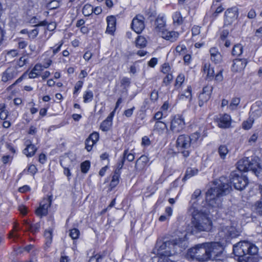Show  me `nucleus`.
<instances>
[{
    "label": "nucleus",
    "instance_id": "1",
    "mask_svg": "<svg viewBox=\"0 0 262 262\" xmlns=\"http://www.w3.org/2000/svg\"><path fill=\"white\" fill-rule=\"evenodd\" d=\"M230 184L227 183L225 177H221L216 187L210 188L206 193V201L208 205L212 208L222 207V197L229 193L231 184L238 190L244 189L247 185L248 179L245 177L239 176L234 172L230 174Z\"/></svg>",
    "mask_w": 262,
    "mask_h": 262
},
{
    "label": "nucleus",
    "instance_id": "2",
    "mask_svg": "<svg viewBox=\"0 0 262 262\" xmlns=\"http://www.w3.org/2000/svg\"><path fill=\"white\" fill-rule=\"evenodd\" d=\"M190 213L192 216V224L199 231H209L212 228V222L209 217V211L204 208L200 210L191 209Z\"/></svg>",
    "mask_w": 262,
    "mask_h": 262
},
{
    "label": "nucleus",
    "instance_id": "3",
    "mask_svg": "<svg viewBox=\"0 0 262 262\" xmlns=\"http://www.w3.org/2000/svg\"><path fill=\"white\" fill-rule=\"evenodd\" d=\"M200 137V134L198 132L190 136L181 135L178 137L176 142L177 147L184 157L186 158L189 156L191 147H193L196 145Z\"/></svg>",
    "mask_w": 262,
    "mask_h": 262
},
{
    "label": "nucleus",
    "instance_id": "4",
    "mask_svg": "<svg viewBox=\"0 0 262 262\" xmlns=\"http://www.w3.org/2000/svg\"><path fill=\"white\" fill-rule=\"evenodd\" d=\"M171 245L172 244L170 242H168V241L163 242L160 240L157 242L154 252L161 255L158 258L157 262H174L168 258L169 256L176 254L174 250H169V246Z\"/></svg>",
    "mask_w": 262,
    "mask_h": 262
},
{
    "label": "nucleus",
    "instance_id": "5",
    "mask_svg": "<svg viewBox=\"0 0 262 262\" xmlns=\"http://www.w3.org/2000/svg\"><path fill=\"white\" fill-rule=\"evenodd\" d=\"M258 249L254 244L248 241H241L233 245L234 254L238 258L244 257L247 254L255 255Z\"/></svg>",
    "mask_w": 262,
    "mask_h": 262
},
{
    "label": "nucleus",
    "instance_id": "6",
    "mask_svg": "<svg viewBox=\"0 0 262 262\" xmlns=\"http://www.w3.org/2000/svg\"><path fill=\"white\" fill-rule=\"evenodd\" d=\"M237 167L241 171H252L256 176L259 173L258 164L248 157L238 161Z\"/></svg>",
    "mask_w": 262,
    "mask_h": 262
},
{
    "label": "nucleus",
    "instance_id": "7",
    "mask_svg": "<svg viewBox=\"0 0 262 262\" xmlns=\"http://www.w3.org/2000/svg\"><path fill=\"white\" fill-rule=\"evenodd\" d=\"M188 254L192 258L200 261L208 260L206 243L198 245L195 247L191 248L188 251Z\"/></svg>",
    "mask_w": 262,
    "mask_h": 262
},
{
    "label": "nucleus",
    "instance_id": "8",
    "mask_svg": "<svg viewBox=\"0 0 262 262\" xmlns=\"http://www.w3.org/2000/svg\"><path fill=\"white\" fill-rule=\"evenodd\" d=\"M206 246L208 260L217 259L223 252V245L219 242L206 243Z\"/></svg>",
    "mask_w": 262,
    "mask_h": 262
},
{
    "label": "nucleus",
    "instance_id": "9",
    "mask_svg": "<svg viewBox=\"0 0 262 262\" xmlns=\"http://www.w3.org/2000/svg\"><path fill=\"white\" fill-rule=\"evenodd\" d=\"M219 236L226 241L239 235V232L233 226H223L219 231Z\"/></svg>",
    "mask_w": 262,
    "mask_h": 262
},
{
    "label": "nucleus",
    "instance_id": "10",
    "mask_svg": "<svg viewBox=\"0 0 262 262\" xmlns=\"http://www.w3.org/2000/svg\"><path fill=\"white\" fill-rule=\"evenodd\" d=\"M184 118L181 115H176L171 120L170 129L173 133H179L185 128Z\"/></svg>",
    "mask_w": 262,
    "mask_h": 262
},
{
    "label": "nucleus",
    "instance_id": "11",
    "mask_svg": "<svg viewBox=\"0 0 262 262\" xmlns=\"http://www.w3.org/2000/svg\"><path fill=\"white\" fill-rule=\"evenodd\" d=\"M145 17L138 14L132 20L131 28L137 34H140L145 28Z\"/></svg>",
    "mask_w": 262,
    "mask_h": 262
},
{
    "label": "nucleus",
    "instance_id": "12",
    "mask_svg": "<svg viewBox=\"0 0 262 262\" xmlns=\"http://www.w3.org/2000/svg\"><path fill=\"white\" fill-rule=\"evenodd\" d=\"M238 10L236 7L228 9L225 12L224 27L231 26L237 18Z\"/></svg>",
    "mask_w": 262,
    "mask_h": 262
},
{
    "label": "nucleus",
    "instance_id": "13",
    "mask_svg": "<svg viewBox=\"0 0 262 262\" xmlns=\"http://www.w3.org/2000/svg\"><path fill=\"white\" fill-rule=\"evenodd\" d=\"M168 242L172 244L169 246V250H174L176 254L181 253L187 247V242L182 238L170 239Z\"/></svg>",
    "mask_w": 262,
    "mask_h": 262
},
{
    "label": "nucleus",
    "instance_id": "14",
    "mask_svg": "<svg viewBox=\"0 0 262 262\" xmlns=\"http://www.w3.org/2000/svg\"><path fill=\"white\" fill-rule=\"evenodd\" d=\"M201 191L200 189H196L193 192L191 196V200L190 202V207L189 209V212H192V208L194 210H200L205 208L204 206L199 205V201L202 200Z\"/></svg>",
    "mask_w": 262,
    "mask_h": 262
},
{
    "label": "nucleus",
    "instance_id": "15",
    "mask_svg": "<svg viewBox=\"0 0 262 262\" xmlns=\"http://www.w3.org/2000/svg\"><path fill=\"white\" fill-rule=\"evenodd\" d=\"M18 74V71L16 67H10L7 68L2 75V81L6 82L12 80Z\"/></svg>",
    "mask_w": 262,
    "mask_h": 262
},
{
    "label": "nucleus",
    "instance_id": "16",
    "mask_svg": "<svg viewBox=\"0 0 262 262\" xmlns=\"http://www.w3.org/2000/svg\"><path fill=\"white\" fill-rule=\"evenodd\" d=\"M212 89L211 86L208 85L203 88L202 92L199 96V105L200 106H202L205 103L209 100Z\"/></svg>",
    "mask_w": 262,
    "mask_h": 262
},
{
    "label": "nucleus",
    "instance_id": "17",
    "mask_svg": "<svg viewBox=\"0 0 262 262\" xmlns=\"http://www.w3.org/2000/svg\"><path fill=\"white\" fill-rule=\"evenodd\" d=\"M231 118L230 116L226 114L221 116L220 117L217 118L216 120L217 126L220 128H222L229 127L231 125Z\"/></svg>",
    "mask_w": 262,
    "mask_h": 262
},
{
    "label": "nucleus",
    "instance_id": "18",
    "mask_svg": "<svg viewBox=\"0 0 262 262\" xmlns=\"http://www.w3.org/2000/svg\"><path fill=\"white\" fill-rule=\"evenodd\" d=\"M250 117L257 118L262 115V102L256 101L251 107L250 111Z\"/></svg>",
    "mask_w": 262,
    "mask_h": 262
},
{
    "label": "nucleus",
    "instance_id": "19",
    "mask_svg": "<svg viewBox=\"0 0 262 262\" xmlns=\"http://www.w3.org/2000/svg\"><path fill=\"white\" fill-rule=\"evenodd\" d=\"M247 63L246 59H236L233 60L232 66V71L234 72L242 71L246 67Z\"/></svg>",
    "mask_w": 262,
    "mask_h": 262
},
{
    "label": "nucleus",
    "instance_id": "20",
    "mask_svg": "<svg viewBox=\"0 0 262 262\" xmlns=\"http://www.w3.org/2000/svg\"><path fill=\"white\" fill-rule=\"evenodd\" d=\"M163 38L169 40L171 42H174L178 39L179 34L178 32L173 31H168L165 29L162 31V32L159 34Z\"/></svg>",
    "mask_w": 262,
    "mask_h": 262
},
{
    "label": "nucleus",
    "instance_id": "21",
    "mask_svg": "<svg viewBox=\"0 0 262 262\" xmlns=\"http://www.w3.org/2000/svg\"><path fill=\"white\" fill-rule=\"evenodd\" d=\"M60 164L64 168V174L66 175L69 179L71 174L69 169V167L72 164V161L68 156H64L62 157L60 161Z\"/></svg>",
    "mask_w": 262,
    "mask_h": 262
},
{
    "label": "nucleus",
    "instance_id": "22",
    "mask_svg": "<svg viewBox=\"0 0 262 262\" xmlns=\"http://www.w3.org/2000/svg\"><path fill=\"white\" fill-rule=\"evenodd\" d=\"M166 21L164 16H158L155 21V30L161 34L165 30Z\"/></svg>",
    "mask_w": 262,
    "mask_h": 262
},
{
    "label": "nucleus",
    "instance_id": "23",
    "mask_svg": "<svg viewBox=\"0 0 262 262\" xmlns=\"http://www.w3.org/2000/svg\"><path fill=\"white\" fill-rule=\"evenodd\" d=\"M107 24L106 32L108 34H112L116 29V19L115 16L111 15L106 18Z\"/></svg>",
    "mask_w": 262,
    "mask_h": 262
},
{
    "label": "nucleus",
    "instance_id": "24",
    "mask_svg": "<svg viewBox=\"0 0 262 262\" xmlns=\"http://www.w3.org/2000/svg\"><path fill=\"white\" fill-rule=\"evenodd\" d=\"M167 130V125L163 122L157 121L154 126V130L159 134H163Z\"/></svg>",
    "mask_w": 262,
    "mask_h": 262
},
{
    "label": "nucleus",
    "instance_id": "25",
    "mask_svg": "<svg viewBox=\"0 0 262 262\" xmlns=\"http://www.w3.org/2000/svg\"><path fill=\"white\" fill-rule=\"evenodd\" d=\"M37 150V148L33 144H30L27 145L26 148H25L23 150V153L27 157H31L33 156L36 151Z\"/></svg>",
    "mask_w": 262,
    "mask_h": 262
},
{
    "label": "nucleus",
    "instance_id": "26",
    "mask_svg": "<svg viewBox=\"0 0 262 262\" xmlns=\"http://www.w3.org/2000/svg\"><path fill=\"white\" fill-rule=\"evenodd\" d=\"M42 71L41 64H36L29 74L30 78H34L39 74V72Z\"/></svg>",
    "mask_w": 262,
    "mask_h": 262
},
{
    "label": "nucleus",
    "instance_id": "27",
    "mask_svg": "<svg viewBox=\"0 0 262 262\" xmlns=\"http://www.w3.org/2000/svg\"><path fill=\"white\" fill-rule=\"evenodd\" d=\"M52 196L51 195L48 196L47 198H45L40 203L39 206L42 208H45L48 211V208L50 207L52 202Z\"/></svg>",
    "mask_w": 262,
    "mask_h": 262
},
{
    "label": "nucleus",
    "instance_id": "28",
    "mask_svg": "<svg viewBox=\"0 0 262 262\" xmlns=\"http://www.w3.org/2000/svg\"><path fill=\"white\" fill-rule=\"evenodd\" d=\"M198 170L195 168H188L186 171L185 176L183 178V181H186L188 179L190 178L192 176L197 174Z\"/></svg>",
    "mask_w": 262,
    "mask_h": 262
},
{
    "label": "nucleus",
    "instance_id": "29",
    "mask_svg": "<svg viewBox=\"0 0 262 262\" xmlns=\"http://www.w3.org/2000/svg\"><path fill=\"white\" fill-rule=\"evenodd\" d=\"M204 72L207 74L208 78H212L214 76V71L213 68L211 67L209 64H205L204 66Z\"/></svg>",
    "mask_w": 262,
    "mask_h": 262
},
{
    "label": "nucleus",
    "instance_id": "30",
    "mask_svg": "<svg viewBox=\"0 0 262 262\" xmlns=\"http://www.w3.org/2000/svg\"><path fill=\"white\" fill-rule=\"evenodd\" d=\"M136 46L140 48H143L146 47L147 40L145 38L142 36H139L136 40Z\"/></svg>",
    "mask_w": 262,
    "mask_h": 262
},
{
    "label": "nucleus",
    "instance_id": "31",
    "mask_svg": "<svg viewBox=\"0 0 262 262\" xmlns=\"http://www.w3.org/2000/svg\"><path fill=\"white\" fill-rule=\"evenodd\" d=\"M120 174V173L114 171V174L112 177V179L110 183V186L112 187H115L119 183Z\"/></svg>",
    "mask_w": 262,
    "mask_h": 262
},
{
    "label": "nucleus",
    "instance_id": "32",
    "mask_svg": "<svg viewBox=\"0 0 262 262\" xmlns=\"http://www.w3.org/2000/svg\"><path fill=\"white\" fill-rule=\"evenodd\" d=\"M112 125V122L106 119L101 123L100 129L103 132H107L110 129Z\"/></svg>",
    "mask_w": 262,
    "mask_h": 262
},
{
    "label": "nucleus",
    "instance_id": "33",
    "mask_svg": "<svg viewBox=\"0 0 262 262\" xmlns=\"http://www.w3.org/2000/svg\"><path fill=\"white\" fill-rule=\"evenodd\" d=\"M82 13L85 16H89L93 13V7L90 4H85L82 9Z\"/></svg>",
    "mask_w": 262,
    "mask_h": 262
},
{
    "label": "nucleus",
    "instance_id": "34",
    "mask_svg": "<svg viewBox=\"0 0 262 262\" xmlns=\"http://www.w3.org/2000/svg\"><path fill=\"white\" fill-rule=\"evenodd\" d=\"M172 17L174 24L180 25L183 22V18L179 12H176L173 14Z\"/></svg>",
    "mask_w": 262,
    "mask_h": 262
},
{
    "label": "nucleus",
    "instance_id": "35",
    "mask_svg": "<svg viewBox=\"0 0 262 262\" xmlns=\"http://www.w3.org/2000/svg\"><path fill=\"white\" fill-rule=\"evenodd\" d=\"M122 159L125 161V160L128 162L133 161L135 159V156L133 154L129 153L128 149H125L123 153Z\"/></svg>",
    "mask_w": 262,
    "mask_h": 262
},
{
    "label": "nucleus",
    "instance_id": "36",
    "mask_svg": "<svg viewBox=\"0 0 262 262\" xmlns=\"http://www.w3.org/2000/svg\"><path fill=\"white\" fill-rule=\"evenodd\" d=\"M243 53V47L241 44L234 45L232 50V54L234 56H239Z\"/></svg>",
    "mask_w": 262,
    "mask_h": 262
},
{
    "label": "nucleus",
    "instance_id": "37",
    "mask_svg": "<svg viewBox=\"0 0 262 262\" xmlns=\"http://www.w3.org/2000/svg\"><path fill=\"white\" fill-rule=\"evenodd\" d=\"M238 262H258V259L256 257L246 255L244 257L238 258Z\"/></svg>",
    "mask_w": 262,
    "mask_h": 262
},
{
    "label": "nucleus",
    "instance_id": "38",
    "mask_svg": "<svg viewBox=\"0 0 262 262\" xmlns=\"http://www.w3.org/2000/svg\"><path fill=\"white\" fill-rule=\"evenodd\" d=\"M218 152L219 153L220 157L222 159H224L228 153V149L226 146L221 145L218 149Z\"/></svg>",
    "mask_w": 262,
    "mask_h": 262
},
{
    "label": "nucleus",
    "instance_id": "39",
    "mask_svg": "<svg viewBox=\"0 0 262 262\" xmlns=\"http://www.w3.org/2000/svg\"><path fill=\"white\" fill-rule=\"evenodd\" d=\"M93 98V93L92 91L87 90L83 95V102L88 103L91 101Z\"/></svg>",
    "mask_w": 262,
    "mask_h": 262
},
{
    "label": "nucleus",
    "instance_id": "40",
    "mask_svg": "<svg viewBox=\"0 0 262 262\" xmlns=\"http://www.w3.org/2000/svg\"><path fill=\"white\" fill-rule=\"evenodd\" d=\"M44 236L46 238V244L47 245H49L51 244L52 241V232L51 230H46L45 231Z\"/></svg>",
    "mask_w": 262,
    "mask_h": 262
},
{
    "label": "nucleus",
    "instance_id": "41",
    "mask_svg": "<svg viewBox=\"0 0 262 262\" xmlns=\"http://www.w3.org/2000/svg\"><path fill=\"white\" fill-rule=\"evenodd\" d=\"M185 80V76L183 74H180L177 77L175 82V87L180 88Z\"/></svg>",
    "mask_w": 262,
    "mask_h": 262
},
{
    "label": "nucleus",
    "instance_id": "42",
    "mask_svg": "<svg viewBox=\"0 0 262 262\" xmlns=\"http://www.w3.org/2000/svg\"><path fill=\"white\" fill-rule=\"evenodd\" d=\"M176 51L178 55H184L186 53L187 50L185 45H179L176 47Z\"/></svg>",
    "mask_w": 262,
    "mask_h": 262
},
{
    "label": "nucleus",
    "instance_id": "43",
    "mask_svg": "<svg viewBox=\"0 0 262 262\" xmlns=\"http://www.w3.org/2000/svg\"><path fill=\"white\" fill-rule=\"evenodd\" d=\"M35 213L37 216L41 217L43 216H46L47 215L48 210L39 206L36 209Z\"/></svg>",
    "mask_w": 262,
    "mask_h": 262
},
{
    "label": "nucleus",
    "instance_id": "44",
    "mask_svg": "<svg viewBox=\"0 0 262 262\" xmlns=\"http://www.w3.org/2000/svg\"><path fill=\"white\" fill-rule=\"evenodd\" d=\"M90 167V163L88 161H85L81 164V170L83 173H86Z\"/></svg>",
    "mask_w": 262,
    "mask_h": 262
},
{
    "label": "nucleus",
    "instance_id": "45",
    "mask_svg": "<svg viewBox=\"0 0 262 262\" xmlns=\"http://www.w3.org/2000/svg\"><path fill=\"white\" fill-rule=\"evenodd\" d=\"M40 227V226L39 223L34 224L33 225H29L28 230L30 231L33 233H35L39 231Z\"/></svg>",
    "mask_w": 262,
    "mask_h": 262
},
{
    "label": "nucleus",
    "instance_id": "46",
    "mask_svg": "<svg viewBox=\"0 0 262 262\" xmlns=\"http://www.w3.org/2000/svg\"><path fill=\"white\" fill-rule=\"evenodd\" d=\"M80 232L79 230L76 228L72 229L70 230V236L73 239H77L79 237Z\"/></svg>",
    "mask_w": 262,
    "mask_h": 262
},
{
    "label": "nucleus",
    "instance_id": "47",
    "mask_svg": "<svg viewBox=\"0 0 262 262\" xmlns=\"http://www.w3.org/2000/svg\"><path fill=\"white\" fill-rule=\"evenodd\" d=\"M146 164V163H142L141 162H139L138 160H137L136 162L135 168L137 171L140 172L144 168Z\"/></svg>",
    "mask_w": 262,
    "mask_h": 262
},
{
    "label": "nucleus",
    "instance_id": "48",
    "mask_svg": "<svg viewBox=\"0 0 262 262\" xmlns=\"http://www.w3.org/2000/svg\"><path fill=\"white\" fill-rule=\"evenodd\" d=\"M253 123V119H249L243 123L242 126L245 129H249L251 128Z\"/></svg>",
    "mask_w": 262,
    "mask_h": 262
},
{
    "label": "nucleus",
    "instance_id": "49",
    "mask_svg": "<svg viewBox=\"0 0 262 262\" xmlns=\"http://www.w3.org/2000/svg\"><path fill=\"white\" fill-rule=\"evenodd\" d=\"M211 60L214 62L215 64L220 63L222 60V56L220 53H217V54L211 57Z\"/></svg>",
    "mask_w": 262,
    "mask_h": 262
},
{
    "label": "nucleus",
    "instance_id": "50",
    "mask_svg": "<svg viewBox=\"0 0 262 262\" xmlns=\"http://www.w3.org/2000/svg\"><path fill=\"white\" fill-rule=\"evenodd\" d=\"M240 102V99L238 98H233L230 104V108L231 110H234L236 108V106L238 105Z\"/></svg>",
    "mask_w": 262,
    "mask_h": 262
},
{
    "label": "nucleus",
    "instance_id": "51",
    "mask_svg": "<svg viewBox=\"0 0 262 262\" xmlns=\"http://www.w3.org/2000/svg\"><path fill=\"white\" fill-rule=\"evenodd\" d=\"M95 144V143H94V142L88 138L85 142L86 149L88 151H91L92 149L93 146Z\"/></svg>",
    "mask_w": 262,
    "mask_h": 262
},
{
    "label": "nucleus",
    "instance_id": "52",
    "mask_svg": "<svg viewBox=\"0 0 262 262\" xmlns=\"http://www.w3.org/2000/svg\"><path fill=\"white\" fill-rule=\"evenodd\" d=\"M99 134L97 132H94L89 136L88 138L96 144L99 139Z\"/></svg>",
    "mask_w": 262,
    "mask_h": 262
},
{
    "label": "nucleus",
    "instance_id": "53",
    "mask_svg": "<svg viewBox=\"0 0 262 262\" xmlns=\"http://www.w3.org/2000/svg\"><path fill=\"white\" fill-rule=\"evenodd\" d=\"M170 67L167 63H164L162 66L161 72L164 74H169L170 71Z\"/></svg>",
    "mask_w": 262,
    "mask_h": 262
},
{
    "label": "nucleus",
    "instance_id": "54",
    "mask_svg": "<svg viewBox=\"0 0 262 262\" xmlns=\"http://www.w3.org/2000/svg\"><path fill=\"white\" fill-rule=\"evenodd\" d=\"M38 30L35 28L29 31L28 37L30 39H34L38 35Z\"/></svg>",
    "mask_w": 262,
    "mask_h": 262
},
{
    "label": "nucleus",
    "instance_id": "55",
    "mask_svg": "<svg viewBox=\"0 0 262 262\" xmlns=\"http://www.w3.org/2000/svg\"><path fill=\"white\" fill-rule=\"evenodd\" d=\"M130 83V79L126 77H124L121 80V84L125 87L128 86Z\"/></svg>",
    "mask_w": 262,
    "mask_h": 262
},
{
    "label": "nucleus",
    "instance_id": "56",
    "mask_svg": "<svg viewBox=\"0 0 262 262\" xmlns=\"http://www.w3.org/2000/svg\"><path fill=\"white\" fill-rule=\"evenodd\" d=\"M124 162L125 161L122 159L118 163L117 168L115 170V172L121 173V170L124 165Z\"/></svg>",
    "mask_w": 262,
    "mask_h": 262
},
{
    "label": "nucleus",
    "instance_id": "57",
    "mask_svg": "<svg viewBox=\"0 0 262 262\" xmlns=\"http://www.w3.org/2000/svg\"><path fill=\"white\" fill-rule=\"evenodd\" d=\"M28 171L34 175L37 172V169L34 165H30L28 168Z\"/></svg>",
    "mask_w": 262,
    "mask_h": 262
},
{
    "label": "nucleus",
    "instance_id": "58",
    "mask_svg": "<svg viewBox=\"0 0 262 262\" xmlns=\"http://www.w3.org/2000/svg\"><path fill=\"white\" fill-rule=\"evenodd\" d=\"M17 228V225H16L14 227V229L12 231H11L10 233L9 234V237L10 238H18L19 235L18 234H14L13 231H18V229Z\"/></svg>",
    "mask_w": 262,
    "mask_h": 262
},
{
    "label": "nucleus",
    "instance_id": "59",
    "mask_svg": "<svg viewBox=\"0 0 262 262\" xmlns=\"http://www.w3.org/2000/svg\"><path fill=\"white\" fill-rule=\"evenodd\" d=\"M258 138V134L257 133H254L253 134L250 138L248 140V142L250 144H252L254 143L257 140Z\"/></svg>",
    "mask_w": 262,
    "mask_h": 262
},
{
    "label": "nucleus",
    "instance_id": "60",
    "mask_svg": "<svg viewBox=\"0 0 262 262\" xmlns=\"http://www.w3.org/2000/svg\"><path fill=\"white\" fill-rule=\"evenodd\" d=\"M135 107L133 106L131 108L127 109L124 112L123 114L127 117H130L132 116L133 112L135 110Z\"/></svg>",
    "mask_w": 262,
    "mask_h": 262
},
{
    "label": "nucleus",
    "instance_id": "61",
    "mask_svg": "<svg viewBox=\"0 0 262 262\" xmlns=\"http://www.w3.org/2000/svg\"><path fill=\"white\" fill-rule=\"evenodd\" d=\"M191 31L192 36H196L200 33V27L199 26H194L192 27Z\"/></svg>",
    "mask_w": 262,
    "mask_h": 262
},
{
    "label": "nucleus",
    "instance_id": "62",
    "mask_svg": "<svg viewBox=\"0 0 262 262\" xmlns=\"http://www.w3.org/2000/svg\"><path fill=\"white\" fill-rule=\"evenodd\" d=\"M83 82L82 81H78L74 87V93H76L78 91H79L82 86Z\"/></svg>",
    "mask_w": 262,
    "mask_h": 262
},
{
    "label": "nucleus",
    "instance_id": "63",
    "mask_svg": "<svg viewBox=\"0 0 262 262\" xmlns=\"http://www.w3.org/2000/svg\"><path fill=\"white\" fill-rule=\"evenodd\" d=\"M229 34V30L226 29H224L221 34L220 38L222 40H224L226 39V37Z\"/></svg>",
    "mask_w": 262,
    "mask_h": 262
},
{
    "label": "nucleus",
    "instance_id": "64",
    "mask_svg": "<svg viewBox=\"0 0 262 262\" xmlns=\"http://www.w3.org/2000/svg\"><path fill=\"white\" fill-rule=\"evenodd\" d=\"M256 209L260 214H262V202H258L256 204Z\"/></svg>",
    "mask_w": 262,
    "mask_h": 262
}]
</instances>
